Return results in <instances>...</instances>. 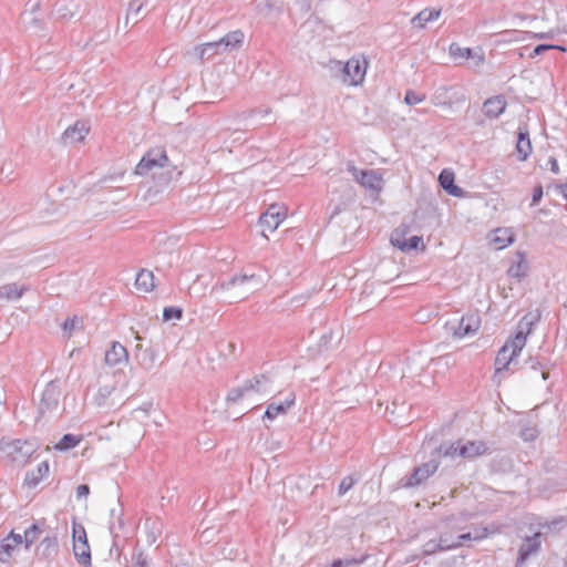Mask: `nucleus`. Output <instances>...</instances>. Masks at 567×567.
<instances>
[{
  "instance_id": "nucleus-1",
  "label": "nucleus",
  "mask_w": 567,
  "mask_h": 567,
  "mask_svg": "<svg viewBox=\"0 0 567 567\" xmlns=\"http://www.w3.org/2000/svg\"><path fill=\"white\" fill-rule=\"evenodd\" d=\"M39 450V444L34 439H11L2 437L0 440V452L4 458L17 465L24 466L29 463L32 455Z\"/></svg>"
},
{
  "instance_id": "nucleus-2",
  "label": "nucleus",
  "mask_w": 567,
  "mask_h": 567,
  "mask_svg": "<svg viewBox=\"0 0 567 567\" xmlns=\"http://www.w3.org/2000/svg\"><path fill=\"white\" fill-rule=\"evenodd\" d=\"M271 391L270 380L265 374L256 375L252 379L246 380L241 385L233 388L228 391L226 401L230 404H236L240 400L249 396L252 393H269Z\"/></svg>"
},
{
  "instance_id": "nucleus-3",
  "label": "nucleus",
  "mask_w": 567,
  "mask_h": 567,
  "mask_svg": "<svg viewBox=\"0 0 567 567\" xmlns=\"http://www.w3.org/2000/svg\"><path fill=\"white\" fill-rule=\"evenodd\" d=\"M440 462L431 454V458L414 467L412 473L402 478V486L406 488L415 487L423 484L429 477H431L439 468Z\"/></svg>"
},
{
  "instance_id": "nucleus-4",
  "label": "nucleus",
  "mask_w": 567,
  "mask_h": 567,
  "mask_svg": "<svg viewBox=\"0 0 567 567\" xmlns=\"http://www.w3.org/2000/svg\"><path fill=\"white\" fill-rule=\"evenodd\" d=\"M166 165H168L166 151L164 147L157 146L148 150L144 154L136 166L135 173L137 175H144L154 168L165 167Z\"/></svg>"
},
{
  "instance_id": "nucleus-5",
  "label": "nucleus",
  "mask_w": 567,
  "mask_h": 567,
  "mask_svg": "<svg viewBox=\"0 0 567 567\" xmlns=\"http://www.w3.org/2000/svg\"><path fill=\"white\" fill-rule=\"evenodd\" d=\"M540 315L538 311L526 313L517 323L515 337L511 340L514 351H522L526 344L527 336L532 332L533 327L538 322Z\"/></svg>"
},
{
  "instance_id": "nucleus-6",
  "label": "nucleus",
  "mask_w": 567,
  "mask_h": 567,
  "mask_svg": "<svg viewBox=\"0 0 567 567\" xmlns=\"http://www.w3.org/2000/svg\"><path fill=\"white\" fill-rule=\"evenodd\" d=\"M481 326V320L476 315L463 316L460 321H449L445 328L457 339L475 333Z\"/></svg>"
},
{
  "instance_id": "nucleus-7",
  "label": "nucleus",
  "mask_w": 567,
  "mask_h": 567,
  "mask_svg": "<svg viewBox=\"0 0 567 567\" xmlns=\"http://www.w3.org/2000/svg\"><path fill=\"white\" fill-rule=\"evenodd\" d=\"M287 210L284 205L272 204L267 210L260 216L259 224L262 227V235L265 231H275L279 225L285 220Z\"/></svg>"
},
{
  "instance_id": "nucleus-8",
  "label": "nucleus",
  "mask_w": 567,
  "mask_h": 567,
  "mask_svg": "<svg viewBox=\"0 0 567 567\" xmlns=\"http://www.w3.org/2000/svg\"><path fill=\"white\" fill-rule=\"evenodd\" d=\"M341 66L342 81L348 85H358L362 83L367 68L358 59L351 58L344 64L337 62Z\"/></svg>"
},
{
  "instance_id": "nucleus-9",
  "label": "nucleus",
  "mask_w": 567,
  "mask_h": 567,
  "mask_svg": "<svg viewBox=\"0 0 567 567\" xmlns=\"http://www.w3.org/2000/svg\"><path fill=\"white\" fill-rule=\"evenodd\" d=\"M61 391L58 381H50L43 392L39 403V413L44 414L45 412L53 411L58 408Z\"/></svg>"
},
{
  "instance_id": "nucleus-10",
  "label": "nucleus",
  "mask_w": 567,
  "mask_h": 567,
  "mask_svg": "<svg viewBox=\"0 0 567 567\" xmlns=\"http://www.w3.org/2000/svg\"><path fill=\"white\" fill-rule=\"evenodd\" d=\"M247 282L252 284L255 289H258L262 285V280L259 276L255 274L243 272L239 275H234L228 281L216 284L213 287L212 291L217 292L219 290H229L235 286H240Z\"/></svg>"
},
{
  "instance_id": "nucleus-11",
  "label": "nucleus",
  "mask_w": 567,
  "mask_h": 567,
  "mask_svg": "<svg viewBox=\"0 0 567 567\" xmlns=\"http://www.w3.org/2000/svg\"><path fill=\"white\" fill-rule=\"evenodd\" d=\"M542 545V533H535L530 537H526L520 545L517 557V566L520 567L534 554L538 553Z\"/></svg>"
},
{
  "instance_id": "nucleus-12",
  "label": "nucleus",
  "mask_w": 567,
  "mask_h": 567,
  "mask_svg": "<svg viewBox=\"0 0 567 567\" xmlns=\"http://www.w3.org/2000/svg\"><path fill=\"white\" fill-rule=\"evenodd\" d=\"M348 171L352 173L354 179L365 188L379 189L381 177L375 171H360L353 165H349Z\"/></svg>"
},
{
  "instance_id": "nucleus-13",
  "label": "nucleus",
  "mask_w": 567,
  "mask_h": 567,
  "mask_svg": "<svg viewBox=\"0 0 567 567\" xmlns=\"http://www.w3.org/2000/svg\"><path fill=\"white\" fill-rule=\"evenodd\" d=\"M90 132V126L83 121H76L69 126L62 134V142L65 145L75 144L84 141Z\"/></svg>"
},
{
  "instance_id": "nucleus-14",
  "label": "nucleus",
  "mask_w": 567,
  "mask_h": 567,
  "mask_svg": "<svg viewBox=\"0 0 567 567\" xmlns=\"http://www.w3.org/2000/svg\"><path fill=\"white\" fill-rule=\"evenodd\" d=\"M404 235L405 231H399V229H396L391 236V244L404 252L416 250L420 245L424 248L423 238L421 236H412L406 239Z\"/></svg>"
},
{
  "instance_id": "nucleus-15",
  "label": "nucleus",
  "mask_w": 567,
  "mask_h": 567,
  "mask_svg": "<svg viewBox=\"0 0 567 567\" xmlns=\"http://www.w3.org/2000/svg\"><path fill=\"white\" fill-rule=\"evenodd\" d=\"M519 353L520 351H514L513 342H506L495 358V372L501 373L506 370Z\"/></svg>"
},
{
  "instance_id": "nucleus-16",
  "label": "nucleus",
  "mask_w": 567,
  "mask_h": 567,
  "mask_svg": "<svg viewBox=\"0 0 567 567\" xmlns=\"http://www.w3.org/2000/svg\"><path fill=\"white\" fill-rule=\"evenodd\" d=\"M244 40L245 34L241 30L238 29L226 33L217 41L224 53H231L233 51L241 48Z\"/></svg>"
},
{
  "instance_id": "nucleus-17",
  "label": "nucleus",
  "mask_w": 567,
  "mask_h": 567,
  "mask_svg": "<svg viewBox=\"0 0 567 567\" xmlns=\"http://www.w3.org/2000/svg\"><path fill=\"white\" fill-rule=\"evenodd\" d=\"M105 363L110 367H115L128 361V352L124 346L114 341L111 348L105 352Z\"/></svg>"
},
{
  "instance_id": "nucleus-18",
  "label": "nucleus",
  "mask_w": 567,
  "mask_h": 567,
  "mask_svg": "<svg viewBox=\"0 0 567 567\" xmlns=\"http://www.w3.org/2000/svg\"><path fill=\"white\" fill-rule=\"evenodd\" d=\"M506 100L503 95H496L487 99L483 103V113L488 118H497L501 114L504 113L506 109Z\"/></svg>"
},
{
  "instance_id": "nucleus-19",
  "label": "nucleus",
  "mask_w": 567,
  "mask_h": 567,
  "mask_svg": "<svg viewBox=\"0 0 567 567\" xmlns=\"http://www.w3.org/2000/svg\"><path fill=\"white\" fill-rule=\"evenodd\" d=\"M455 175L450 169H443L439 176L441 187L454 197H463L465 192L463 188L454 184Z\"/></svg>"
},
{
  "instance_id": "nucleus-20",
  "label": "nucleus",
  "mask_w": 567,
  "mask_h": 567,
  "mask_svg": "<svg viewBox=\"0 0 567 567\" xmlns=\"http://www.w3.org/2000/svg\"><path fill=\"white\" fill-rule=\"evenodd\" d=\"M192 53L202 62L210 60L215 55L224 54L218 41L196 45Z\"/></svg>"
},
{
  "instance_id": "nucleus-21",
  "label": "nucleus",
  "mask_w": 567,
  "mask_h": 567,
  "mask_svg": "<svg viewBox=\"0 0 567 567\" xmlns=\"http://www.w3.org/2000/svg\"><path fill=\"white\" fill-rule=\"evenodd\" d=\"M516 151L518 159L522 162L526 161L532 154L533 147L529 140V132L526 126H520L518 128Z\"/></svg>"
},
{
  "instance_id": "nucleus-22",
  "label": "nucleus",
  "mask_w": 567,
  "mask_h": 567,
  "mask_svg": "<svg viewBox=\"0 0 567 567\" xmlns=\"http://www.w3.org/2000/svg\"><path fill=\"white\" fill-rule=\"evenodd\" d=\"M50 466L48 461H43L38 466L29 472H27L24 477V485L30 488L37 487L40 482L49 475Z\"/></svg>"
},
{
  "instance_id": "nucleus-23",
  "label": "nucleus",
  "mask_w": 567,
  "mask_h": 567,
  "mask_svg": "<svg viewBox=\"0 0 567 567\" xmlns=\"http://www.w3.org/2000/svg\"><path fill=\"white\" fill-rule=\"evenodd\" d=\"M295 403V394L289 393V395L282 402H271L267 405V409L264 413V419L274 420L279 414H285L287 410L293 405Z\"/></svg>"
},
{
  "instance_id": "nucleus-24",
  "label": "nucleus",
  "mask_w": 567,
  "mask_h": 567,
  "mask_svg": "<svg viewBox=\"0 0 567 567\" xmlns=\"http://www.w3.org/2000/svg\"><path fill=\"white\" fill-rule=\"evenodd\" d=\"M515 258L516 259L512 262L507 270V275L511 278H515L519 281L527 275L528 262L523 251H517L515 254Z\"/></svg>"
},
{
  "instance_id": "nucleus-25",
  "label": "nucleus",
  "mask_w": 567,
  "mask_h": 567,
  "mask_svg": "<svg viewBox=\"0 0 567 567\" xmlns=\"http://www.w3.org/2000/svg\"><path fill=\"white\" fill-rule=\"evenodd\" d=\"M58 550L59 543L55 535L44 537L37 547V554L44 559L53 558L58 554Z\"/></svg>"
},
{
  "instance_id": "nucleus-26",
  "label": "nucleus",
  "mask_w": 567,
  "mask_h": 567,
  "mask_svg": "<svg viewBox=\"0 0 567 567\" xmlns=\"http://www.w3.org/2000/svg\"><path fill=\"white\" fill-rule=\"evenodd\" d=\"M487 451V447L482 441H468L464 444L460 443L458 456L464 458H473L483 455Z\"/></svg>"
},
{
  "instance_id": "nucleus-27",
  "label": "nucleus",
  "mask_w": 567,
  "mask_h": 567,
  "mask_svg": "<svg viewBox=\"0 0 567 567\" xmlns=\"http://www.w3.org/2000/svg\"><path fill=\"white\" fill-rule=\"evenodd\" d=\"M29 290L27 286H19L16 282L6 284L0 286V300L16 301L19 300L25 291Z\"/></svg>"
},
{
  "instance_id": "nucleus-28",
  "label": "nucleus",
  "mask_w": 567,
  "mask_h": 567,
  "mask_svg": "<svg viewBox=\"0 0 567 567\" xmlns=\"http://www.w3.org/2000/svg\"><path fill=\"white\" fill-rule=\"evenodd\" d=\"M155 277L151 270L141 269L136 275L135 287L143 292H150L155 288Z\"/></svg>"
},
{
  "instance_id": "nucleus-29",
  "label": "nucleus",
  "mask_w": 567,
  "mask_h": 567,
  "mask_svg": "<svg viewBox=\"0 0 567 567\" xmlns=\"http://www.w3.org/2000/svg\"><path fill=\"white\" fill-rule=\"evenodd\" d=\"M441 16V9H423L411 20V23L416 28H424L427 22L439 19Z\"/></svg>"
},
{
  "instance_id": "nucleus-30",
  "label": "nucleus",
  "mask_w": 567,
  "mask_h": 567,
  "mask_svg": "<svg viewBox=\"0 0 567 567\" xmlns=\"http://www.w3.org/2000/svg\"><path fill=\"white\" fill-rule=\"evenodd\" d=\"M514 241V234L509 228H497L494 230L492 243L496 249H504Z\"/></svg>"
},
{
  "instance_id": "nucleus-31",
  "label": "nucleus",
  "mask_w": 567,
  "mask_h": 567,
  "mask_svg": "<svg viewBox=\"0 0 567 567\" xmlns=\"http://www.w3.org/2000/svg\"><path fill=\"white\" fill-rule=\"evenodd\" d=\"M73 553L79 564L91 567V550L89 543H73Z\"/></svg>"
},
{
  "instance_id": "nucleus-32",
  "label": "nucleus",
  "mask_w": 567,
  "mask_h": 567,
  "mask_svg": "<svg viewBox=\"0 0 567 567\" xmlns=\"http://www.w3.org/2000/svg\"><path fill=\"white\" fill-rule=\"evenodd\" d=\"M458 449L460 441L455 443H443L432 452V455L439 461L442 456L454 458L458 455Z\"/></svg>"
},
{
  "instance_id": "nucleus-33",
  "label": "nucleus",
  "mask_w": 567,
  "mask_h": 567,
  "mask_svg": "<svg viewBox=\"0 0 567 567\" xmlns=\"http://www.w3.org/2000/svg\"><path fill=\"white\" fill-rule=\"evenodd\" d=\"M42 533V528L39 523L32 524L29 528L24 530L23 538L25 548L29 549L33 543L39 538Z\"/></svg>"
},
{
  "instance_id": "nucleus-34",
  "label": "nucleus",
  "mask_w": 567,
  "mask_h": 567,
  "mask_svg": "<svg viewBox=\"0 0 567 567\" xmlns=\"http://www.w3.org/2000/svg\"><path fill=\"white\" fill-rule=\"evenodd\" d=\"M471 518V514L466 513V512H462L457 515H450L447 517H445L443 519V522L446 524L447 527L452 528V529H457L460 530L462 527H461V523H465L467 522L468 519Z\"/></svg>"
},
{
  "instance_id": "nucleus-35",
  "label": "nucleus",
  "mask_w": 567,
  "mask_h": 567,
  "mask_svg": "<svg viewBox=\"0 0 567 567\" xmlns=\"http://www.w3.org/2000/svg\"><path fill=\"white\" fill-rule=\"evenodd\" d=\"M80 441L81 439L76 435L64 434L54 447L59 451H68L75 447Z\"/></svg>"
},
{
  "instance_id": "nucleus-36",
  "label": "nucleus",
  "mask_w": 567,
  "mask_h": 567,
  "mask_svg": "<svg viewBox=\"0 0 567 567\" xmlns=\"http://www.w3.org/2000/svg\"><path fill=\"white\" fill-rule=\"evenodd\" d=\"M16 549V544H11L10 537L2 539L0 544V563L7 564L10 561L12 551Z\"/></svg>"
},
{
  "instance_id": "nucleus-37",
  "label": "nucleus",
  "mask_w": 567,
  "mask_h": 567,
  "mask_svg": "<svg viewBox=\"0 0 567 567\" xmlns=\"http://www.w3.org/2000/svg\"><path fill=\"white\" fill-rule=\"evenodd\" d=\"M486 535H487V528L486 527L474 528V532H468V533L461 534V535H458L456 537V539L461 542V546H462L465 542H468V540H480V539L485 538Z\"/></svg>"
},
{
  "instance_id": "nucleus-38",
  "label": "nucleus",
  "mask_w": 567,
  "mask_h": 567,
  "mask_svg": "<svg viewBox=\"0 0 567 567\" xmlns=\"http://www.w3.org/2000/svg\"><path fill=\"white\" fill-rule=\"evenodd\" d=\"M439 542L441 544L443 551L456 549V548L461 547V542L457 540L456 538H454L449 533H442L439 536Z\"/></svg>"
},
{
  "instance_id": "nucleus-39",
  "label": "nucleus",
  "mask_w": 567,
  "mask_h": 567,
  "mask_svg": "<svg viewBox=\"0 0 567 567\" xmlns=\"http://www.w3.org/2000/svg\"><path fill=\"white\" fill-rule=\"evenodd\" d=\"M360 480L359 475H347L344 476L338 487V495L343 496L348 493Z\"/></svg>"
},
{
  "instance_id": "nucleus-40",
  "label": "nucleus",
  "mask_w": 567,
  "mask_h": 567,
  "mask_svg": "<svg viewBox=\"0 0 567 567\" xmlns=\"http://www.w3.org/2000/svg\"><path fill=\"white\" fill-rule=\"evenodd\" d=\"M472 49L470 48H462L460 47L458 44L456 43H452L450 45V55L454 59V60H464V59H470L472 58Z\"/></svg>"
},
{
  "instance_id": "nucleus-41",
  "label": "nucleus",
  "mask_w": 567,
  "mask_h": 567,
  "mask_svg": "<svg viewBox=\"0 0 567 567\" xmlns=\"http://www.w3.org/2000/svg\"><path fill=\"white\" fill-rule=\"evenodd\" d=\"M367 558L368 556L360 558H339L333 560L330 567H359Z\"/></svg>"
},
{
  "instance_id": "nucleus-42",
  "label": "nucleus",
  "mask_w": 567,
  "mask_h": 567,
  "mask_svg": "<svg viewBox=\"0 0 567 567\" xmlns=\"http://www.w3.org/2000/svg\"><path fill=\"white\" fill-rule=\"evenodd\" d=\"M441 551H443V549L441 547L439 538H436V539L433 538V539L427 540L426 543L423 544V546L421 548L422 556H431V555H435Z\"/></svg>"
},
{
  "instance_id": "nucleus-43",
  "label": "nucleus",
  "mask_w": 567,
  "mask_h": 567,
  "mask_svg": "<svg viewBox=\"0 0 567 567\" xmlns=\"http://www.w3.org/2000/svg\"><path fill=\"white\" fill-rule=\"evenodd\" d=\"M183 316V310L179 307H165L163 310V319L164 321H169L173 319H181Z\"/></svg>"
},
{
  "instance_id": "nucleus-44",
  "label": "nucleus",
  "mask_w": 567,
  "mask_h": 567,
  "mask_svg": "<svg viewBox=\"0 0 567 567\" xmlns=\"http://www.w3.org/2000/svg\"><path fill=\"white\" fill-rule=\"evenodd\" d=\"M73 543H87V536L83 525L73 523Z\"/></svg>"
},
{
  "instance_id": "nucleus-45",
  "label": "nucleus",
  "mask_w": 567,
  "mask_h": 567,
  "mask_svg": "<svg viewBox=\"0 0 567 567\" xmlns=\"http://www.w3.org/2000/svg\"><path fill=\"white\" fill-rule=\"evenodd\" d=\"M424 100H425L424 94H417L412 90H408L405 93V96H404V102L411 106L416 105V104L423 102Z\"/></svg>"
},
{
  "instance_id": "nucleus-46",
  "label": "nucleus",
  "mask_w": 567,
  "mask_h": 567,
  "mask_svg": "<svg viewBox=\"0 0 567 567\" xmlns=\"http://www.w3.org/2000/svg\"><path fill=\"white\" fill-rule=\"evenodd\" d=\"M144 3L141 0H132L128 4L126 19L137 18Z\"/></svg>"
},
{
  "instance_id": "nucleus-47",
  "label": "nucleus",
  "mask_w": 567,
  "mask_h": 567,
  "mask_svg": "<svg viewBox=\"0 0 567 567\" xmlns=\"http://www.w3.org/2000/svg\"><path fill=\"white\" fill-rule=\"evenodd\" d=\"M276 1L277 0H256V6L258 11L266 16L274 9Z\"/></svg>"
},
{
  "instance_id": "nucleus-48",
  "label": "nucleus",
  "mask_w": 567,
  "mask_h": 567,
  "mask_svg": "<svg viewBox=\"0 0 567 567\" xmlns=\"http://www.w3.org/2000/svg\"><path fill=\"white\" fill-rule=\"evenodd\" d=\"M133 560V567H147V557L142 551L134 553Z\"/></svg>"
},
{
  "instance_id": "nucleus-49",
  "label": "nucleus",
  "mask_w": 567,
  "mask_h": 567,
  "mask_svg": "<svg viewBox=\"0 0 567 567\" xmlns=\"http://www.w3.org/2000/svg\"><path fill=\"white\" fill-rule=\"evenodd\" d=\"M537 436V432L534 427H525L520 432V437L524 441H534Z\"/></svg>"
},
{
  "instance_id": "nucleus-50",
  "label": "nucleus",
  "mask_w": 567,
  "mask_h": 567,
  "mask_svg": "<svg viewBox=\"0 0 567 567\" xmlns=\"http://www.w3.org/2000/svg\"><path fill=\"white\" fill-rule=\"evenodd\" d=\"M553 49H554L553 44H538L534 48V50L529 54V58H535L537 55L543 54L545 51H549Z\"/></svg>"
},
{
  "instance_id": "nucleus-51",
  "label": "nucleus",
  "mask_w": 567,
  "mask_h": 567,
  "mask_svg": "<svg viewBox=\"0 0 567 567\" xmlns=\"http://www.w3.org/2000/svg\"><path fill=\"white\" fill-rule=\"evenodd\" d=\"M543 187L542 185H538L534 188L533 190V197H532V203H530V206H535L537 205L540 199L543 198Z\"/></svg>"
},
{
  "instance_id": "nucleus-52",
  "label": "nucleus",
  "mask_w": 567,
  "mask_h": 567,
  "mask_svg": "<svg viewBox=\"0 0 567 567\" xmlns=\"http://www.w3.org/2000/svg\"><path fill=\"white\" fill-rule=\"evenodd\" d=\"M257 115V109H250L247 111H243L236 114V117L240 121L250 118L252 116Z\"/></svg>"
},
{
  "instance_id": "nucleus-53",
  "label": "nucleus",
  "mask_w": 567,
  "mask_h": 567,
  "mask_svg": "<svg viewBox=\"0 0 567 567\" xmlns=\"http://www.w3.org/2000/svg\"><path fill=\"white\" fill-rule=\"evenodd\" d=\"M76 323L78 321L75 318H68L62 324V328L64 331L71 333L75 329Z\"/></svg>"
},
{
  "instance_id": "nucleus-54",
  "label": "nucleus",
  "mask_w": 567,
  "mask_h": 567,
  "mask_svg": "<svg viewBox=\"0 0 567 567\" xmlns=\"http://www.w3.org/2000/svg\"><path fill=\"white\" fill-rule=\"evenodd\" d=\"M90 494V487L86 484H81L76 487V497H86Z\"/></svg>"
},
{
  "instance_id": "nucleus-55",
  "label": "nucleus",
  "mask_w": 567,
  "mask_h": 567,
  "mask_svg": "<svg viewBox=\"0 0 567 567\" xmlns=\"http://www.w3.org/2000/svg\"><path fill=\"white\" fill-rule=\"evenodd\" d=\"M556 35V32L554 30H550L548 32H539V33H533V38L544 40V39H554Z\"/></svg>"
},
{
  "instance_id": "nucleus-56",
  "label": "nucleus",
  "mask_w": 567,
  "mask_h": 567,
  "mask_svg": "<svg viewBox=\"0 0 567 567\" xmlns=\"http://www.w3.org/2000/svg\"><path fill=\"white\" fill-rule=\"evenodd\" d=\"M8 537H10L11 544H16V547L24 542L23 535L16 534L14 532H11Z\"/></svg>"
},
{
  "instance_id": "nucleus-57",
  "label": "nucleus",
  "mask_w": 567,
  "mask_h": 567,
  "mask_svg": "<svg viewBox=\"0 0 567 567\" xmlns=\"http://www.w3.org/2000/svg\"><path fill=\"white\" fill-rule=\"evenodd\" d=\"M553 187L565 198L567 199V183L564 184H554Z\"/></svg>"
},
{
  "instance_id": "nucleus-58",
  "label": "nucleus",
  "mask_w": 567,
  "mask_h": 567,
  "mask_svg": "<svg viewBox=\"0 0 567 567\" xmlns=\"http://www.w3.org/2000/svg\"><path fill=\"white\" fill-rule=\"evenodd\" d=\"M549 165H550V171L554 173V174H558L559 173V166H558V162L555 157H550L549 161H548Z\"/></svg>"
},
{
  "instance_id": "nucleus-59",
  "label": "nucleus",
  "mask_w": 567,
  "mask_h": 567,
  "mask_svg": "<svg viewBox=\"0 0 567 567\" xmlns=\"http://www.w3.org/2000/svg\"><path fill=\"white\" fill-rule=\"evenodd\" d=\"M270 112H271V110H270L269 107H266V109H257V114H260V115H262V116L268 115Z\"/></svg>"
},
{
  "instance_id": "nucleus-60",
  "label": "nucleus",
  "mask_w": 567,
  "mask_h": 567,
  "mask_svg": "<svg viewBox=\"0 0 567 567\" xmlns=\"http://www.w3.org/2000/svg\"><path fill=\"white\" fill-rule=\"evenodd\" d=\"M421 556H422L421 554L411 555V556H409V557L405 559V561H406V563H413V561H415L416 559H419Z\"/></svg>"
},
{
  "instance_id": "nucleus-61",
  "label": "nucleus",
  "mask_w": 567,
  "mask_h": 567,
  "mask_svg": "<svg viewBox=\"0 0 567 567\" xmlns=\"http://www.w3.org/2000/svg\"><path fill=\"white\" fill-rule=\"evenodd\" d=\"M301 9L305 11V12H308L310 10V2L308 0H305L302 1L301 3Z\"/></svg>"
},
{
  "instance_id": "nucleus-62",
  "label": "nucleus",
  "mask_w": 567,
  "mask_h": 567,
  "mask_svg": "<svg viewBox=\"0 0 567 567\" xmlns=\"http://www.w3.org/2000/svg\"><path fill=\"white\" fill-rule=\"evenodd\" d=\"M554 49L553 50H558V51H561V52H565L566 51V48L563 47V45H557V44H553Z\"/></svg>"
},
{
  "instance_id": "nucleus-63",
  "label": "nucleus",
  "mask_w": 567,
  "mask_h": 567,
  "mask_svg": "<svg viewBox=\"0 0 567 567\" xmlns=\"http://www.w3.org/2000/svg\"><path fill=\"white\" fill-rule=\"evenodd\" d=\"M532 369H537V365L539 364L537 361L530 360L529 362Z\"/></svg>"
},
{
  "instance_id": "nucleus-64",
  "label": "nucleus",
  "mask_w": 567,
  "mask_h": 567,
  "mask_svg": "<svg viewBox=\"0 0 567 567\" xmlns=\"http://www.w3.org/2000/svg\"><path fill=\"white\" fill-rule=\"evenodd\" d=\"M484 61V58L481 55L478 56V62L482 63Z\"/></svg>"
}]
</instances>
